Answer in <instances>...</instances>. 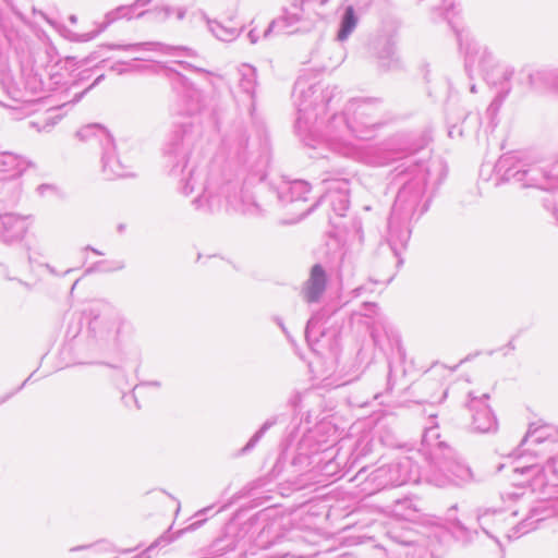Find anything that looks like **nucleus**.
I'll use <instances>...</instances> for the list:
<instances>
[{"label": "nucleus", "instance_id": "obj_1", "mask_svg": "<svg viewBox=\"0 0 558 558\" xmlns=\"http://www.w3.org/2000/svg\"><path fill=\"white\" fill-rule=\"evenodd\" d=\"M292 96L298 110L295 130L305 146L317 150L313 158H326L325 150L361 162L384 166L386 157L377 156L378 149H365L351 141L371 140L384 125L383 105L377 98H352L343 112L332 114L324 126L319 122L333 99L340 96L338 87L322 88L317 75L301 74L294 83Z\"/></svg>", "mask_w": 558, "mask_h": 558}, {"label": "nucleus", "instance_id": "obj_2", "mask_svg": "<svg viewBox=\"0 0 558 558\" xmlns=\"http://www.w3.org/2000/svg\"><path fill=\"white\" fill-rule=\"evenodd\" d=\"M175 89L177 102L172 107L174 114L182 117V121L175 123L167 143L163 147V167L167 173L183 181L180 191L185 196L196 190L201 193L192 199L191 205L197 213L206 214L209 209V169L206 162L203 167L191 169L189 177L182 179L187 165L189 155L203 147L204 119L206 116L205 100L202 92L181 74H177Z\"/></svg>", "mask_w": 558, "mask_h": 558}, {"label": "nucleus", "instance_id": "obj_3", "mask_svg": "<svg viewBox=\"0 0 558 558\" xmlns=\"http://www.w3.org/2000/svg\"><path fill=\"white\" fill-rule=\"evenodd\" d=\"M389 189L396 190V199L388 219V245L402 264L400 250L411 236L410 222L418 220L429 207L432 196L441 183V167L435 162L408 159L388 174Z\"/></svg>", "mask_w": 558, "mask_h": 558}, {"label": "nucleus", "instance_id": "obj_4", "mask_svg": "<svg viewBox=\"0 0 558 558\" xmlns=\"http://www.w3.org/2000/svg\"><path fill=\"white\" fill-rule=\"evenodd\" d=\"M225 108L219 105L211 110L215 116L217 131L221 133V149L231 158L236 159L241 169L234 180H228L220 190L227 203L236 210L253 213L262 210L260 204L248 191L254 183H262L271 160L270 142L266 133L259 135L256 142L248 143L241 125L222 129Z\"/></svg>", "mask_w": 558, "mask_h": 558}, {"label": "nucleus", "instance_id": "obj_5", "mask_svg": "<svg viewBox=\"0 0 558 558\" xmlns=\"http://www.w3.org/2000/svg\"><path fill=\"white\" fill-rule=\"evenodd\" d=\"M495 171L498 182H513L547 192L543 198L544 208L551 211L558 222V160L545 166L521 153L507 154L498 159Z\"/></svg>", "mask_w": 558, "mask_h": 558}, {"label": "nucleus", "instance_id": "obj_6", "mask_svg": "<svg viewBox=\"0 0 558 558\" xmlns=\"http://www.w3.org/2000/svg\"><path fill=\"white\" fill-rule=\"evenodd\" d=\"M420 451L427 462L424 477L429 484L445 487L474 478L470 466L458 457L452 447L440 439L438 426L425 428Z\"/></svg>", "mask_w": 558, "mask_h": 558}, {"label": "nucleus", "instance_id": "obj_7", "mask_svg": "<svg viewBox=\"0 0 558 558\" xmlns=\"http://www.w3.org/2000/svg\"><path fill=\"white\" fill-rule=\"evenodd\" d=\"M90 341L101 351L116 350L129 323L111 303L94 302L86 311Z\"/></svg>", "mask_w": 558, "mask_h": 558}, {"label": "nucleus", "instance_id": "obj_8", "mask_svg": "<svg viewBox=\"0 0 558 558\" xmlns=\"http://www.w3.org/2000/svg\"><path fill=\"white\" fill-rule=\"evenodd\" d=\"M412 462L409 458H402L387 464H383L364 477V490L368 494L390 487H398L412 480Z\"/></svg>", "mask_w": 558, "mask_h": 558}, {"label": "nucleus", "instance_id": "obj_9", "mask_svg": "<svg viewBox=\"0 0 558 558\" xmlns=\"http://www.w3.org/2000/svg\"><path fill=\"white\" fill-rule=\"evenodd\" d=\"M263 192H267L268 194L266 204L271 203L272 201H277L282 205H296L302 211L300 214L301 217L308 215L317 205V203H315L306 208L301 206L307 202V195L311 192L310 183L304 180H282L278 185H262L259 187V193Z\"/></svg>", "mask_w": 558, "mask_h": 558}, {"label": "nucleus", "instance_id": "obj_10", "mask_svg": "<svg viewBox=\"0 0 558 558\" xmlns=\"http://www.w3.org/2000/svg\"><path fill=\"white\" fill-rule=\"evenodd\" d=\"M488 400V393L477 396L473 391L468 392L465 408L471 413V429L474 433L488 434L498 429V421L487 404Z\"/></svg>", "mask_w": 558, "mask_h": 558}, {"label": "nucleus", "instance_id": "obj_11", "mask_svg": "<svg viewBox=\"0 0 558 558\" xmlns=\"http://www.w3.org/2000/svg\"><path fill=\"white\" fill-rule=\"evenodd\" d=\"M76 136L82 142H97L99 144L101 148V162L104 163L105 171L116 174L122 173V168L119 162L114 168H109L110 158L113 156V138L102 125L97 123L85 125L76 132Z\"/></svg>", "mask_w": 558, "mask_h": 558}, {"label": "nucleus", "instance_id": "obj_12", "mask_svg": "<svg viewBox=\"0 0 558 558\" xmlns=\"http://www.w3.org/2000/svg\"><path fill=\"white\" fill-rule=\"evenodd\" d=\"M256 86H257V70L250 64H242L239 69V93L234 96L240 108H244L250 117L255 119L256 109Z\"/></svg>", "mask_w": 558, "mask_h": 558}, {"label": "nucleus", "instance_id": "obj_13", "mask_svg": "<svg viewBox=\"0 0 558 558\" xmlns=\"http://www.w3.org/2000/svg\"><path fill=\"white\" fill-rule=\"evenodd\" d=\"M371 54L376 59L383 71H392L401 68V60L397 51V41L391 35H378L369 44Z\"/></svg>", "mask_w": 558, "mask_h": 558}, {"label": "nucleus", "instance_id": "obj_14", "mask_svg": "<svg viewBox=\"0 0 558 558\" xmlns=\"http://www.w3.org/2000/svg\"><path fill=\"white\" fill-rule=\"evenodd\" d=\"M554 433L555 430L550 426L533 428L531 425L526 435L521 440L519 448L522 449V451H529L535 456L549 453L553 451V446L557 441Z\"/></svg>", "mask_w": 558, "mask_h": 558}, {"label": "nucleus", "instance_id": "obj_15", "mask_svg": "<svg viewBox=\"0 0 558 558\" xmlns=\"http://www.w3.org/2000/svg\"><path fill=\"white\" fill-rule=\"evenodd\" d=\"M523 74L526 75L527 88L536 92H555L558 94V68L526 64Z\"/></svg>", "mask_w": 558, "mask_h": 558}, {"label": "nucleus", "instance_id": "obj_16", "mask_svg": "<svg viewBox=\"0 0 558 558\" xmlns=\"http://www.w3.org/2000/svg\"><path fill=\"white\" fill-rule=\"evenodd\" d=\"M252 526V520L240 522L239 517L231 519L225 526L223 537L215 539L211 543V549L215 551L235 549L238 544L248 534Z\"/></svg>", "mask_w": 558, "mask_h": 558}, {"label": "nucleus", "instance_id": "obj_17", "mask_svg": "<svg viewBox=\"0 0 558 558\" xmlns=\"http://www.w3.org/2000/svg\"><path fill=\"white\" fill-rule=\"evenodd\" d=\"M465 70L487 72L495 64V57L487 46L482 45L475 39H471L465 44Z\"/></svg>", "mask_w": 558, "mask_h": 558}, {"label": "nucleus", "instance_id": "obj_18", "mask_svg": "<svg viewBox=\"0 0 558 558\" xmlns=\"http://www.w3.org/2000/svg\"><path fill=\"white\" fill-rule=\"evenodd\" d=\"M521 474L531 476L529 486L534 492L538 487H542L550 482L549 475L554 478H558V456H549L546 460V464H531L525 466H518L514 470Z\"/></svg>", "mask_w": 558, "mask_h": 558}, {"label": "nucleus", "instance_id": "obj_19", "mask_svg": "<svg viewBox=\"0 0 558 558\" xmlns=\"http://www.w3.org/2000/svg\"><path fill=\"white\" fill-rule=\"evenodd\" d=\"M106 47L110 50L123 51H157L169 56L194 57L192 49L184 46H170L159 41H144L135 44H108Z\"/></svg>", "mask_w": 558, "mask_h": 558}, {"label": "nucleus", "instance_id": "obj_20", "mask_svg": "<svg viewBox=\"0 0 558 558\" xmlns=\"http://www.w3.org/2000/svg\"><path fill=\"white\" fill-rule=\"evenodd\" d=\"M0 239L5 244H12L23 240L29 223L27 217L13 213L0 214Z\"/></svg>", "mask_w": 558, "mask_h": 558}, {"label": "nucleus", "instance_id": "obj_21", "mask_svg": "<svg viewBox=\"0 0 558 558\" xmlns=\"http://www.w3.org/2000/svg\"><path fill=\"white\" fill-rule=\"evenodd\" d=\"M323 450L322 444L317 441L313 433L305 434L298 442L296 453L290 466L294 468L296 472L304 471L314 462V457Z\"/></svg>", "mask_w": 558, "mask_h": 558}, {"label": "nucleus", "instance_id": "obj_22", "mask_svg": "<svg viewBox=\"0 0 558 558\" xmlns=\"http://www.w3.org/2000/svg\"><path fill=\"white\" fill-rule=\"evenodd\" d=\"M322 201L329 204L335 217H344L350 206L349 181L344 179L335 180L333 185L328 187Z\"/></svg>", "mask_w": 558, "mask_h": 558}, {"label": "nucleus", "instance_id": "obj_23", "mask_svg": "<svg viewBox=\"0 0 558 558\" xmlns=\"http://www.w3.org/2000/svg\"><path fill=\"white\" fill-rule=\"evenodd\" d=\"M326 287L327 274L320 264H315L311 268L308 279L304 282L301 295L308 304L317 303L326 291Z\"/></svg>", "mask_w": 558, "mask_h": 558}, {"label": "nucleus", "instance_id": "obj_24", "mask_svg": "<svg viewBox=\"0 0 558 558\" xmlns=\"http://www.w3.org/2000/svg\"><path fill=\"white\" fill-rule=\"evenodd\" d=\"M151 11L142 10L135 13L131 4H121L105 13L102 21H100V31L108 29L112 24L119 21H132L141 19L149 14Z\"/></svg>", "mask_w": 558, "mask_h": 558}, {"label": "nucleus", "instance_id": "obj_25", "mask_svg": "<svg viewBox=\"0 0 558 558\" xmlns=\"http://www.w3.org/2000/svg\"><path fill=\"white\" fill-rule=\"evenodd\" d=\"M549 515V509L546 507H535L529 510V514L513 527V536L520 537L530 531L536 529L538 522L544 521Z\"/></svg>", "mask_w": 558, "mask_h": 558}, {"label": "nucleus", "instance_id": "obj_26", "mask_svg": "<svg viewBox=\"0 0 558 558\" xmlns=\"http://www.w3.org/2000/svg\"><path fill=\"white\" fill-rule=\"evenodd\" d=\"M293 11H286L284 15L278 20H274L268 27L264 31V37H268L275 28L278 31H284L288 27L292 26L301 19V12L305 9L301 5L298 0H294L292 3Z\"/></svg>", "mask_w": 558, "mask_h": 558}, {"label": "nucleus", "instance_id": "obj_27", "mask_svg": "<svg viewBox=\"0 0 558 558\" xmlns=\"http://www.w3.org/2000/svg\"><path fill=\"white\" fill-rule=\"evenodd\" d=\"M389 508L393 517L404 521H414L420 512L415 500L410 497L396 499Z\"/></svg>", "mask_w": 558, "mask_h": 558}, {"label": "nucleus", "instance_id": "obj_28", "mask_svg": "<svg viewBox=\"0 0 558 558\" xmlns=\"http://www.w3.org/2000/svg\"><path fill=\"white\" fill-rule=\"evenodd\" d=\"M24 170L25 161L21 156L9 151L0 153V173L8 178H15L21 175Z\"/></svg>", "mask_w": 558, "mask_h": 558}, {"label": "nucleus", "instance_id": "obj_29", "mask_svg": "<svg viewBox=\"0 0 558 558\" xmlns=\"http://www.w3.org/2000/svg\"><path fill=\"white\" fill-rule=\"evenodd\" d=\"M359 23V16L353 8V5H348L343 10V13L340 19L339 28L337 33L338 41H345L353 31L356 28Z\"/></svg>", "mask_w": 558, "mask_h": 558}, {"label": "nucleus", "instance_id": "obj_30", "mask_svg": "<svg viewBox=\"0 0 558 558\" xmlns=\"http://www.w3.org/2000/svg\"><path fill=\"white\" fill-rule=\"evenodd\" d=\"M241 29L242 27L232 19H229L226 25L211 20V35L221 41H233L240 35Z\"/></svg>", "mask_w": 558, "mask_h": 558}, {"label": "nucleus", "instance_id": "obj_31", "mask_svg": "<svg viewBox=\"0 0 558 558\" xmlns=\"http://www.w3.org/2000/svg\"><path fill=\"white\" fill-rule=\"evenodd\" d=\"M448 531L458 542L465 545L473 542L478 534L477 530L470 529L458 519L449 520Z\"/></svg>", "mask_w": 558, "mask_h": 558}, {"label": "nucleus", "instance_id": "obj_32", "mask_svg": "<svg viewBox=\"0 0 558 558\" xmlns=\"http://www.w3.org/2000/svg\"><path fill=\"white\" fill-rule=\"evenodd\" d=\"M284 415L283 414H275L268 417L262 426L254 433V435L250 438V440L246 442V445L242 448V452L246 453L251 451L258 441L264 437L266 432L270 429L272 426L278 424L279 422L283 421Z\"/></svg>", "mask_w": 558, "mask_h": 558}, {"label": "nucleus", "instance_id": "obj_33", "mask_svg": "<svg viewBox=\"0 0 558 558\" xmlns=\"http://www.w3.org/2000/svg\"><path fill=\"white\" fill-rule=\"evenodd\" d=\"M322 315L316 313L311 316L305 327V338L310 345L316 344L319 338L324 336V330L320 328Z\"/></svg>", "mask_w": 558, "mask_h": 558}, {"label": "nucleus", "instance_id": "obj_34", "mask_svg": "<svg viewBox=\"0 0 558 558\" xmlns=\"http://www.w3.org/2000/svg\"><path fill=\"white\" fill-rule=\"evenodd\" d=\"M23 75L25 92L31 96H35L44 90V82L38 71L32 69L29 73H26L25 70H23Z\"/></svg>", "mask_w": 558, "mask_h": 558}, {"label": "nucleus", "instance_id": "obj_35", "mask_svg": "<svg viewBox=\"0 0 558 558\" xmlns=\"http://www.w3.org/2000/svg\"><path fill=\"white\" fill-rule=\"evenodd\" d=\"M526 69V64L522 65L519 71H515L513 66L507 65L502 70L501 78L507 87H510V81L514 77L518 85L527 87L526 75L523 74Z\"/></svg>", "mask_w": 558, "mask_h": 558}, {"label": "nucleus", "instance_id": "obj_36", "mask_svg": "<svg viewBox=\"0 0 558 558\" xmlns=\"http://www.w3.org/2000/svg\"><path fill=\"white\" fill-rule=\"evenodd\" d=\"M112 157L110 158V166L109 168H114V166L119 162L120 166H121V174H116V173H110L109 171H105L104 169V163L101 162V170H102V173L104 175L109 179V180H112V179H117V178H125V177H131L132 175V172L130 170V168L128 166H125L120 157L118 156L117 154V148H116V144L113 143V148H112Z\"/></svg>", "mask_w": 558, "mask_h": 558}, {"label": "nucleus", "instance_id": "obj_37", "mask_svg": "<svg viewBox=\"0 0 558 558\" xmlns=\"http://www.w3.org/2000/svg\"><path fill=\"white\" fill-rule=\"evenodd\" d=\"M510 93V87H506L504 88V90L501 93H499L493 100L492 102L489 104L487 110H486V113L487 116L489 117V119L492 120V122L494 121V118L497 116L500 107H501V104L504 101V99L507 97V95Z\"/></svg>", "mask_w": 558, "mask_h": 558}, {"label": "nucleus", "instance_id": "obj_38", "mask_svg": "<svg viewBox=\"0 0 558 558\" xmlns=\"http://www.w3.org/2000/svg\"><path fill=\"white\" fill-rule=\"evenodd\" d=\"M109 263L106 262V260H99L94 266H92L88 269H86L85 272L86 274H90V272H93L95 270L118 271V270H122L125 267V264L122 260L113 262L110 267H105Z\"/></svg>", "mask_w": 558, "mask_h": 558}, {"label": "nucleus", "instance_id": "obj_39", "mask_svg": "<svg viewBox=\"0 0 558 558\" xmlns=\"http://www.w3.org/2000/svg\"><path fill=\"white\" fill-rule=\"evenodd\" d=\"M173 541L171 536L168 534L161 535L159 538H157L147 549H145L137 558H151V553L157 547H163L168 544H170Z\"/></svg>", "mask_w": 558, "mask_h": 558}, {"label": "nucleus", "instance_id": "obj_40", "mask_svg": "<svg viewBox=\"0 0 558 558\" xmlns=\"http://www.w3.org/2000/svg\"><path fill=\"white\" fill-rule=\"evenodd\" d=\"M210 85H211V89H217L219 92V95L225 92L226 94L230 95L231 94V89H230V86L229 84L225 81V78L220 75H215L213 72H211V82H210Z\"/></svg>", "mask_w": 558, "mask_h": 558}, {"label": "nucleus", "instance_id": "obj_41", "mask_svg": "<svg viewBox=\"0 0 558 558\" xmlns=\"http://www.w3.org/2000/svg\"><path fill=\"white\" fill-rule=\"evenodd\" d=\"M95 25H96V28L94 31L84 33V34H75L73 39L78 43H87V41L95 39L98 35H100L101 33L105 32V31H100L99 22H96Z\"/></svg>", "mask_w": 558, "mask_h": 558}, {"label": "nucleus", "instance_id": "obj_42", "mask_svg": "<svg viewBox=\"0 0 558 558\" xmlns=\"http://www.w3.org/2000/svg\"><path fill=\"white\" fill-rule=\"evenodd\" d=\"M57 123L54 116H48L43 121H31L29 125L36 128L38 131H47Z\"/></svg>", "mask_w": 558, "mask_h": 558}, {"label": "nucleus", "instance_id": "obj_43", "mask_svg": "<svg viewBox=\"0 0 558 558\" xmlns=\"http://www.w3.org/2000/svg\"><path fill=\"white\" fill-rule=\"evenodd\" d=\"M177 63L180 64L183 69L190 70V71H194L196 73H201L205 77H207L209 75L208 71H206L203 66H199L197 64H193V63L187 62V61H177Z\"/></svg>", "mask_w": 558, "mask_h": 558}, {"label": "nucleus", "instance_id": "obj_44", "mask_svg": "<svg viewBox=\"0 0 558 558\" xmlns=\"http://www.w3.org/2000/svg\"><path fill=\"white\" fill-rule=\"evenodd\" d=\"M110 71L117 73L118 75H122V74H125V73H130V69L126 68V62H123V61H118V62H114L111 66H110Z\"/></svg>", "mask_w": 558, "mask_h": 558}, {"label": "nucleus", "instance_id": "obj_45", "mask_svg": "<svg viewBox=\"0 0 558 558\" xmlns=\"http://www.w3.org/2000/svg\"><path fill=\"white\" fill-rule=\"evenodd\" d=\"M496 511L493 510V511H489V510H486L485 512L481 513L477 515V523L478 525L481 526V529L483 530L484 533H486L487 535H489L488 531L486 530L485 527V524H486V521H487V518L490 515V514H495Z\"/></svg>", "mask_w": 558, "mask_h": 558}, {"label": "nucleus", "instance_id": "obj_46", "mask_svg": "<svg viewBox=\"0 0 558 558\" xmlns=\"http://www.w3.org/2000/svg\"><path fill=\"white\" fill-rule=\"evenodd\" d=\"M522 489V487H517L513 492L504 493L501 497L509 500L523 498L525 493Z\"/></svg>", "mask_w": 558, "mask_h": 558}, {"label": "nucleus", "instance_id": "obj_47", "mask_svg": "<svg viewBox=\"0 0 558 558\" xmlns=\"http://www.w3.org/2000/svg\"><path fill=\"white\" fill-rule=\"evenodd\" d=\"M378 306L375 303H365L364 304V315L367 317L377 316L378 315Z\"/></svg>", "mask_w": 558, "mask_h": 558}, {"label": "nucleus", "instance_id": "obj_48", "mask_svg": "<svg viewBox=\"0 0 558 558\" xmlns=\"http://www.w3.org/2000/svg\"><path fill=\"white\" fill-rule=\"evenodd\" d=\"M104 78V75H99L95 81L94 83L87 87L85 90H83L82 93H78V94H75L74 98L72 99V104H75L77 101H80L82 99V97L84 96L85 93H87L90 88H93L95 85H97L101 80Z\"/></svg>", "mask_w": 558, "mask_h": 558}, {"label": "nucleus", "instance_id": "obj_49", "mask_svg": "<svg viewBox=\"0 0 558 558\" xmlns=\"http://www.w3.org/2000/svg\"><path fill=\"white\" fill-rule=\"evenodd\" d=\"M206 520H207L206 518H201V519L195 520L190 525H187L184 530H181L179 532V534H182V533H184L186 531H194V530H196L197 527L203 525L206 522Z\"/></svg>", "mask_w": 558, "mask_h": 558}, {"label": "nucleus", "instance_id": "obj_50", "mask_svg": "<svg viewBox=\"0 0 558 558\" xmlns=\"http://www.w3.org/2000/svg\"><path fill=\"white\" fill-rule=\"evenodd\" d=\"M153 0H134L131 4L135 13H138L140 9L147 7L151 3Z\"/></svg>", "mask_w": 558, "mask_h": 558}, {"label": "nucleus", "instance_id": "obj_51", "mask_svg": "<svg viewBox=\"0 0 558 558\" xmlns=\"http://www.w3.org/2000/svg\"><path fill=\"white\" fill-rule=\"evenodd\" d=\"M388 534L393 541H396L397 543L403 544V545H409L413 542L409 537L396 535L392 531H389Z\"/></svg>", "mask_w": 558, "mask_h": 558}, {"label": "nucleus", "instance_id": "obj_52", "mask_svg": "<svg viewBox=\"0 0 558 558\" xmlns=\"http://www.w3.org/2000/svg\"><path fill=\"white\" fill-rule=\"evenodd\" d=\"M301 3V5L305 9V8H311V5L313 4H316L318 3L320 7L326 4L328 2V0H300L299 1Z\"/></svg>", "mask_w": 558, "mask_h": 558}, {"label": "nucleus", "instance_id": "obj_53", "mask_svg": "<svg viewBox=\"0 0 558 558\" xmlns=\"http://www.w3.org/2000/svg\"><path fill=\"white\" fill-rule=\"evenodd\" d=\"M301 400H302V395L300 392H294L290 399H289V404L292 407V408H298L299 404L301 403Z\"/></svg>", "mask_w": 558, "mask_h": 558}, {"label": "nucleus", "instance_id": "obj_54", "mask_svg": "<svg viewBox=\"0 0 558 558\" xmlns=\"http://www.w3.org/2000/svg\"><path fill=\"white\" fill-rule=\"evenodd\" d=\"M54 190H56V187L53 185H50V184H40L37 187V192L41 196L46 195L48 192H53Z\"/></svg>", "mask_w": 558, "mask_h": 558}, {"label": "nucleus", "instance_id": "obj_55", "mask_svg": "<svg viewBox=\"0 0 558 558\" xmlns=\"http://www.w3.org/2000/svg\"><path fill=\"white\" fill-rule=\"evenodd\" d=\"M448 135L450 137H454L456 135L458 136H462L463 135V129L460 128V126H457V125H451L449 126V130H448Z\"/></svg>", "mask_w": 558, "mask_h": 558}, {"label": "nucleus", "instance_id": "obj_56", "mask_svg": "<svg viewBox=\"0 0 558 558\" xmlns=\"http://www.w3.org/2000/svg\"><path fill=\"white\" fill-rule=\"evenodd\" d=\"M172 11H173V9L171 7H163L160 10H157V9L155 10L156 13L162 15L161 19H163V20L170 17V15L172 14Z\"/></svg>", "mask_w": 558, "mask_h": 558}, {"label": "nucleus", "instance_id": "obj_57", "mask_svg": "<svg viewBox=\"0 0 558 558\" xmlns=\"http://www.w3.org/2000/svg\"><path fill=\"white\" fill-rule=\"evenodd\" d=\"M422 142H424V140H422ZM423 146H424V143H421L418 145H411V146L404 148L403 150H405L408 154H413V153L418 151L421 148H423Z\"/></svg>", "mask_w": 558, "mask_h": 558}, {"label": "nucleus", "instance_id": "obj_58", "mask_svg": "<svg viewBox=\"0 0 558 558\" xmlns=\"http://www.w3.org/2000/svg\"><path fill=\"white\" fill-rule=\"evenodd\" d=\"M247 37L252 44H256L259 38L255 29H251L247 34Z\"/></svg>", "mask_w": 558, "mask_h": 558}, {"label": "nucleus", "instance_id": "obj_59", "mask_svg": "<svg viewBox=\"0 0 558 558\" xmlns=\"http://www.w3.org/2000/svg\"><path fill=\"white\" fill-rule=\"evenodd\" d=\"M280 465H281V458L278 459V461L276 462V464L272 469L274 475H276V476L280 475V473L282 471Z\"/></svg>", "mask_w": 558, "mask_h": 558}, {"label": "nucleus", "instance_id": "obj_60", "mask_svg": "<svg viewBox=\"0 0 558 558\" xmlns=\"http://www.w3.org/2000/svg\"><path fill=\"white\" fill-rule=\"evenodd\" d=\"M12 99L15 100V101H32L31 98H26L23 94H21L20 92L12 96Z\"/></svg>", "mask_w": 558, "mask_h": 558}, {"label": "nucleus", "instance_id": "obj_61", "mask_svg": "<svg viewBox=\"0 0 558 558\" xmlns=\"http://www.w3.org/2000/svg\"><path fill=\"white\" fill-rule=\"evenodd\" d=\"M441 9L447 12L453 7V2L451 0H441Z\"/></svg>", "mask_w": 558, "mask_h": 558}, {"label": "nucleus", "instance_id": "obj_62", "mask_svg": "<svg viewBox=\"0 0 558 558\" xmlns=\"http://www.w3.org/2000/svg\"><path fill=\"white\" fill-rule=\"evenodd\" d=\"M84 250H86V251H90V252H93V253H94V254H96V255H104V253H102V252L98 251L97 248H95V247H93V246H90V245L85 246V247H84Z\"/></svg>", "mask_w": 558, "mask_h": 558}, {"label": "nucleus", "instance_id": "obj_63", "mask_svg": "<svg viewBox=\"0 0 558 558\" xmlns=\"http://www.w3.org/2000/svg\"><path fill=\"white\" fill-rule=\"evenodd\" d=\"M126 68L130 69V72H134V71H137L138 70V65L133 63V62H126Z\"/></svg>", "mask_w": 558, "mask_h": 558}, {"label": "nucleus", "instance_id": "obj_64", "mask_svg": "<svg viewBox=\"0 0 558 558\" xmlns=\"http://www.w3.org/2000/svg\"><path fill=\"white\" fill-rule=\"evenodd\" d=\"M184 16H185V10H183V9H178V10H177V17H178V20H183V19H184Z\"/></svg>", "mask_w": 558, "mask_h": 558}]
</instances>
